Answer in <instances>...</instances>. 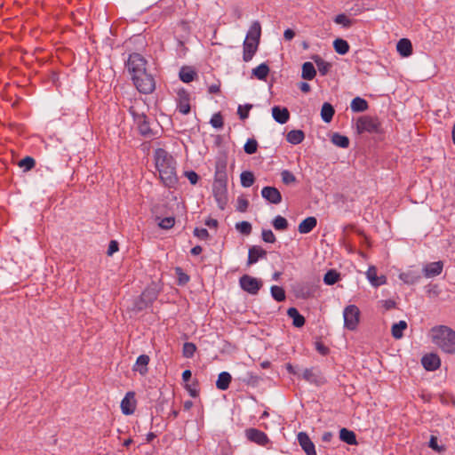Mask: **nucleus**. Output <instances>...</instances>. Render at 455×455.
Here are the masks:
<instances>
[{"mask_svg": "<svg viewBox=\"0 0 455 455\" xmlns=\"http://www.w3.org/2000/svg\"><path fill=\"white\" fill-rule=\"evenodd\" d=\"M260 378L252 371H247L244 377L243 378V381L247 385L256 387L259 382Z\"/></svg>", "mask_w": 455, "mask_h": 455, "instance_id": "obj_49", "label": "nucleus"}, {"mask_svg": "<svg viewBox=\"0 0 455 455\" xmlns=\"http://www.w3.org/2000/svg\"><path fill=\"white\" fill-rule=\"evenodd\" d=\"M287 315L292 319V324L300 328L304 326L306 320L305 317L299 314V310L296 307H290L287 310Z\"/></svg>", "mask_w": 455, "mask_h": 455, "instance_id": "obj_26", "label": "nucleus"}, {"mask_svg": "<svg viewBox=\"0 0 455 455\" xmlns=\"http://www.w3.org/2000/svg\"><path fill=\"white\" fill-rule=\"evenodd\" d=\"M147 63V60L140 53L133 52L130 54L126 63V68L128 72L131 74L132 78L148 71Z\"/></svg>", "mask_w": 455, "mask_h": 455, "instance_id": "obj_4", "label": "nucleus"}, {"mask_svg": "<svg viewBox=\"0 0 455 455\" xmlns=\"http://www.w3.org/2000/svg\"><path fill=\"white\" fill-rule=\"evenodd\" d=\"M356 129L358 133H379L380 132V122L377 117L363 116L356 121Z\"/></svg>", "mask_w": 455, "mask_h": 455, "instance_id": "obj_5", "label": "nucleus"}, {"mask_svg": "<svg viewBox=\"0 0 455 455\" xmlns=\"http://www.w3.org/2000/svg\"><path fill=\"white\" fill-rule=\"evenodd\" d=\"M335 114V109L329 102H324L321 108V117L323 122L330 123Z\"/></svg>", "mask_w": 455, "mask_h": 455, "instance_id": "obj_32", "label": "nucleus"}, {"mask_svg": "<svg viewBox=\"0 0 455 455\" xmlns=\"http://www.w3.org/2000/svg\"><path fill=\"white\" fill-rule=\"evenodd\" d=\"M297 439L299 444L307 455H316L315 444L306 432H299Z\"/></svg>", "mask_w": 455, "mask_h": 455, "instance_id": "obj_11", "label": "nucleus"}, {"mask_svg": "<svg viewBox=\"0 0 455 455\" xmlns=\"http://www.w3.org/2000/svg\"><path fill=\"white\" fill-rule=\"evenodd\" d=\"M193 233L195 236L201 240H206L209 237V232L206 228H196Z\"/></svg>", "mask_w": 455, "mask_h": 455, "instance_id": "obj_59", "label": "nucleus"}, {"mask_svg": "<svg viewBox=\"0 0 455 455\" xmlns=\"http://www.w3.org/2000/svg\"><path fill=\"white\" fill-rule=\"evenodd\" d=\"M316 75L315 68L311 62H305L302 65L301 77L305 80H312Z\"/></svg>", "mask_w": 455, "mask_h": 455, "instance_id": "obj_35", "label": "nucleus"}, {"mask_svg": "<svg viewBox=\"0 0 455 455\" xmlns=\"http://www.w3.org/2000/svg\"><path fill=\"white\" fill-rule=\"evenodd\" d=\"M305 139V134L301 130H291L286 135V140L289 143L298 145Z\"/></svg>", "mask_w": 455, "mask_h": 455, "instance_id": "obj_31", "label": "nucleus"}, {"mask_svg": "<svg viewBox=\"0 0 455 455\" xmlns=\"http://www.w3.org/2000/svg\"><path fill=\"white\" fill-rule=\"evenodd\" d=\"M259 43L258 42H252V41H249V40H244L243 41V61L245 62H248L250 61L252 57L254 56V54L256 53L257 50H258V46H259Z\"/></svg>", "mask_w": 455, "mask_h": 455, "instance_id": "obj_20", "label": "nucleus"}, {"mask_svg": "<svg viewBox=\"0 0 455 455\" xmlns=\"http://www.w3.org/2000/svg\"><path fill=\"white\" fill-rule=\"evenodd\" d=\"M260 36H261L260 23L258 20L253 21L247 32L245 40H249V41H252V42L255 41V42L259 43Z\"/></svg>", "mask_w": 455, "mask_h": 455, "instance_id": "obj_22", "label": "nucleus"}, {"mask_svg": "<svg viewBox=\"0 0 455 455\" xmlns=\"http://www.w3.org/2000/svg\"><path fill=\"white\" fill-rule=\"evenodd\" d=\"M196 351V346L192 342H185L182 348V355L192 358Z\"/></svg>", "mask_w": 455, "mask_h": 455, "instance_id": "obj_48", "label": "nucleus"}, {"mask_svg": "<svg viewBox=\"0 0 455 455\" xmlns=\"http://www.w3.org/2000/svg\"><path fill=\"white\" fill-rule=\"evenodd\" d=\"M121 410L124 415H131L135 411L134 393L128 392L121 402Z\"/></svg>", "mask_w": 455, "mask_h": 455, "instance_id": "obj_15", "label": "nucleus"}, {"mask_svg": "<svg viewBox=\"0 0 455 455\" xmlns=\"http://www.w3.org/2000/svg\"><path fill=\"white\" fill-rule=\"evenodd\" d=\"M210 124L213 127V128H216V129H220L223 127L224 125V123H223V117L221 116V114L220 112L218 113H215L211 120H210Z\"/></svg>", "mask_w": 455, "mask_h": 455, "instance_id": "obj_52", "label": "nucleus"}, {"mask_svg": "<svg viewBox=\"0 0 455 455\" xmlns=\"http://www.w3.org/2000/svg\"><path fill=\"white\" fill-rule=\"evenodd\" d=\"M281 177H282V181L285 185H289V184L294 183L296 181L295 175L288 170H283L281 172Z\"/></svg>", "mask_w": 455, "mask_h": 455, "instance_id": "obj_54", "label": "nucleus"}, {"mask_svg": "<svg viewBox=\"0 0 455 455\" xmlns=\"http://www.w3.org/2000/svg\"><path fill=\"white\" fill-rule=\"evenodd\" d=\"M241 185L243 188H250L255 181L254 175L251 172L244 171L240 175Z\"/></svg>", "mask_w": 455, "mask_h": 455, "instance_id": "obj_44", "label": "nucleus"}, {"mask_svg": "<svg viewBox=\"0 0 455 455\" xmlns=\"http://www.w3.org/2000/svg\"><path fill=\"white\" fill-rule=\"evenodd\" d=\"M119 247H118V243L115 240H112L110 241L109 244H108V256H111L113 255L115 252H116L118 251Z\"/></svg>", "mask_w": 455, "mask_h": 455, "instance_id": "obj_63", "label": "nucleus"}, {"mask_svg": "<svg viewBox=\"0 0 455 455\" xmlns=\"http://www.w3.org/2000/svg\"><path fill=\"white\" fill-rule=\"evenodd\" d=\"M312 59L314 60L315 63L316 64L319 73L322 76H325L331 68V64L329 62L323 60L318 55H315Z\"/></svg>", "mask_w": 455, "mask_h": 455, "instance_id": "obj_39", "label": "nucleus"}, {"mask_svg": "<svg viewBox=\"0 0 455 455\" xmlns=\"http://www.w3.org/2000/svg\"><path fill=\"white\" fill-rule=\"evenodd\" d=\"M428 446L432 450H434L435 451H437V452H442V451H445L444 446L439 445L437 443V437H435L434 435H431L429 443H428Z\"/></svg>", "mask_w": 455, "mask_h": 455, "instance_id": "obj_57", "label": "nucleus"}, {"mask_svg": "<svg viewBox=\"0 0 455 455\" xmlns=\"http://www.w3.org/2000/svg\"><path fill=\"white\" fill-rule=\"evenodd\" d=\"M374 9L373 6H370L368 4H364L363 3L361 4H355L353 7L347 10V14L351 17L357 16L361 14L363 12L366 10H372Z\"/></svg>", "mask_w": 455, "mask_h": 455, "instance_id": "obj_41", "label": "nucleus"}, {"mask_svg": "<svg viewBox=\"0 0 455 455\" xmlns=\"http://www.w3.org/2000/svg\"><path fill=\"white\" fill-rule=\"evenodd\" d=\"M399 278L404 283H407V284H414L416 283H418L420 278H421V275L420 274L416 271V270H412V269H409L405 272H403L399 275Z\"/></svg>", "mask_w": 455, "mask_h": 455, "instance_id": "obj_23", "label": "nucleus"}, {"mask_svg": "<svg viewBox=\"0 0 455 455\" xmlns=\"http://www.w3.org/2000/svg\"><path fill=\"white\" fill-rule=\"evenodd\" d=\"M339 278L340 275L337 270L330 269L325 273L323 282L327 285H333L339 280Z\"/></svg>", "mask_w": 455, "mask_h": 455, "instance_id": "obj_43", "label": "nucleus"}, {"mask_svg": "<svg viewBox=\"0 0 455 455\" xmlns=\"http://www.w3.org/2000/svg\"><path fill=\"white\" fill-rule=\"evenodd\" d=\"M154 157L162 182L168 188H174L178 183V177L173 157L164 148L156 149Z\"/></svg>", "mask_w": 455, "mask_h": 455, "instance_id": "obj_1", "label": "nucleus"}, {"mask_svg": "<svg viewBox=\"0 0 455 455\" xmlns=\"http://www.w3.org/2000/svg\"><path fill=\"white\" fill-rule=\"evenodd\" d=\"M213 183L228 184V174L225 164H217Z\"/></svg>", "mask_w": 455, "mask_h": 455, "instance_id": "obj_29", "label": "nucleus"}, {"mask_svg": "<svg viewBox=\"0 0 455 455\" xmlns=\"http://www.w3.org/2000/svg\"><path fill=\"white\" fill-rule=\"evenodd\" d=\"M252 108L251 104H245L244 106L239 105L237 108V114L240 119L244 120L248 118L249 112Z\"/></svg>", "mask_w": 455, "mask_h": 455, "instance_id": "obj_55", "label": "nucleus"}, {"mask_svg": "<svg viewBox=\"0 0 455 455\" xmlns=\"http://www.w3.org/2000/svg\"><path fill=\"white\" fill-rule=\"evenodd\" d=\"M150 358L148 355H140L132 368L134 371H139L140 375H145L148 372V364Z\"/></svg>", "mask_w": 455, "mask_h": 455, "instance_id": "obj_24", "label": "nucleus"}, {"mask_svg": "<svg viewBox=\"0 0 455 455\" xmlns=\"http://www.w3.org/2000/svg\"><path fill=\"white\" fill-rule=\"evenodd\" d=\"M315 346L316 351L322 355H326L330 352V349L321 341H316Z\"/></svg>", "mask_w": 455, "mask_h": 455, "instance_id": "obj_62", "label": "nucleus"}, {"mask_svg": "<svg viewBox=\"0 0 455 455\" xmlns=\"http://www.w3.org/2000/svg\"><path fill=\"white\" fill-rule=\"evenodd\" d=\"M249 206V202L247 199L245 198H243V197H239L237 199V205H236V210L240 212H244L247 211V208Z\"/></svg>", "mask_w": 455, "mask_h": 455, "instance_id": "obj_60", "label": "nucleus"}, {"mask_svg": "<svg viewBox=\"0 0 455 455\" xmlns=\"http://www.w3.org/2000/svg\"><path fill=\"white\" fill-rule=\"evenodd\" d=\"M303 378L307 381H310V382L315 381V374H314V372H313V371L311 369L304 370V371H303Z\"/></svg>", "mask_w": 455, "mask_h": 455, "instance_id": "obj_64", "label": "nucleus"}, {"mask_svg": "<svg viewBox=\"0 0 455 455\" xmlns=\"http://www.w3.org/2000/svg\"><path fill=\"white\" fill-rule=\"evenodd\" d=\"M407 323L403 320L392 325L391 333L394 339H400L403 336V331L407 328Z\"/></svg>", "mask_w": 455, "mask_h": 455, "instance_id": "obj_34", "label": "nucleus"}, {"mask_svg": "<svg viewBox=\"0 0 455 455\" xmlns=\"http://www.w3.org/2000/svg\"><path fill=\"white\" fill-rule=\"evenodd\" d=\"M185 176L192 185H196L199 180V175L194 171L185 172Z\"/></svg>", "mask_w": 455, "mask_h": 455, "instance_id": "obj_61", "label": "nucleus"}, {"mask_svg": "<svg viewBox=\"0 0 455 455\" xmlns=\"http://www.w3.org/2000/svg\"><path fill=\"white\" fill-rule=\"evenodd\" d=\"M272 116L276 123L284 124L289 121L290 112L286 108L274 106L272 108Z\"/></svg>", "mask_w": 455, "mask_h": 455, "instance_id": "obj_17", "label": "nucleus"}, {"mask_svg": "<svg viewBox=\"0 0 455 455\" xmlns=\"http://www.w3.org/2000/svg\"><path fill=\"white\" fill-rule=\"evenodd\" d=\"M272 225L275 230L283 231L287 229L289 224L284 217L277 215L276 217L274 218Z\"/></svg>", "mask_w": 455, "mask_h": 455, "instance_id": "obj_45", "label": "nucleus"}, {"mask_svg": "<svg viewBox=\"0 0 455 455\" xmlns=\"http://www.w3.org/2000/svg\"><path fill=\"white\" fill-rule=\"evenodd\" d=\"M251 73L259 80H266L269 73V67L266 63H261L253 68Z\"/></svg>", "mask_w": 455, "mask_h": 455, "instance_id": "obj_37", "label": "nucleus"}, {"mask_svg": "<svg viewBox=\"0 0 455 455\" xmlns=\"http://www.w3.org/2000/svg\"><path fill=\"white\" fill-rule=\"evenodd\" d=\"M366 277L374 287H379L387 283V277L385 275L378 276L377 268L374 266L369 267L366 272Z\"/></svg>", "mask_w": 455, "mask_h": 455, "instance_id": "obj_16", "label": "nucleus"}, {"mask_svg": "<svg viewBox=\"0 0 455 455\" xmlns=\"http://www.w3.org/2000/svg\"><path fill=\"white\" fill-rule=\"evenodd\" d=\"M350 17L351 16L348 14L339 13L334 17L333 21L336 24L341 25L343 28H350L354 23V20Z\"/></svg>", "mask_w": 455, "mask_h": 455, "instance_id": "obj_40", "label": "nucleus"}, {"mask_svg": "<svg viewBox=\"0 0 455 455\" xmlns=\"http://www.w3.org/2000/svg\"><path fill=\"white\" fill-rule=\"evenodd\" d=\"M212 194L215 198V201L218 204V207L220 210H224L228 204V188L225 184H212Z\"/></svg>", "mask_w": 455, "mask_h": 455, "instance_id": "obj_8", "label": "nucleus"}, {"mask_svg": "<svg viewBox=\"0 0 455 455\" xmlns=\"http://www.w3.org/2000/svg\"><path fill=\"white\" fill-rule=\"evenodd\" d=\"M333 48L337 53L345 55L349 51V44L346 40L337 38L333 41Z\"/></svg>", "mask_w": 455, "mask_h": 455, "instance_id": "obj_36", "label": "nucleus"}, {"mask_svg": "<svg viewBox=\"0 0 455 455\" xmlns=\"http://www.w3.org/2000/svg\"><path fill=\"white\" fill-rule=\"evenodd\" d=\"M136 124L141 136L147 139H153L155 137V133L149 126L147 116L139 117V122H137Z\"/></svg>", "mask_w": 455, "mask_h": 455, "instance_id": "obj_18", "label": "nucleus"}, {"mask_svg": "<svg viewBox=\"0 0 455 455\" xmlns=\"http://www.w3.org/2000/svg\"><path fill=\"white\" fill-rule=\"evenodd\" d=\"M443 269V262L442 260L430 262L423 267L422 273L426 278H432L439 275Z\"/></svg>", "mask_w": 455, "mask_h": 455, "instance_id": "obj_12", "label": "nucleus"}, {"mask_svg": "<svg viewBox=\"0 0 455 455\" xmlns=\"http://www.w3.org/2000/svg\"><path fill=\"white\" fill-rule=\"evenodd\" d=\"M232 380V376L228 371H222L219 374L218 379L216 381V387L218 389L224 391L229 387V385Z\"/></svg>", "mask_w": 455, "mask_h": 455, "instance_id": "obj_27", "label": "nucleus"}, {"mask_svg": "<svg viewBox=\"0 0 455 455\" xmlns=\"http://www.w3.org/2000/svg\"><path fill=\"white\" fill-rule=\"evenodd\" d=\"M433 343L447 354H455V331L448 326L439 325L431 329Z\"/></svg>", "mask_w": 455, "mask_h": 455, "instance_id": "obj_2", "label": "nucleus"}, {"mask_svg": "<svg viewBox=\"0 0 455 455\" xmlns=\"http://www.w3.org/2000/svg\"><path fill=\"white\" fill-rule=\"evenodd\" d=\"M245 436L249 441L261 446H265L270 442L264 432L253 427L245 430Z\"/></svg>", "mask_w": 455, "mask_h": 455, "instance_id": "obj_9", "label": "nucleus"}, {"mask_svg": "<svg viewBox=\"0 0 455 455\" xmlns=\"http://www.w3.org/2000/svg\"><path fill=\"white\" fill-rule=\"evenodd\" d=\"M239 284L244 291H246L251 295L258 294L259 291L262 287L261 280H259L256 277L251 276L249 275H242L239 279Z\"/></svg>", "mask_w": 455, "mask_h": 455, "instance_id": "obj_7", "label": "nucleus"}, {"mask_svg": "<svg viewBox=\"0 0 455 455\" xmlns=\"http://www.w3.org/2000/svg\"><path fill=\"white\" fill-rule=\"evenodd\" d=\"M261 196L273 204H278L282 202V195L275 187H264L261 190Z\"/></svg>", "mask_w": 455, "mask_h": 455, "instance_id": "obj_10", "label": "nucleus"}, {"mask_svg": "<svg viewBox=\"0 0 455 455\" xmlns=\"http://www.w3.org/2000/svg\"><path fill=\"white\" fill-rule=\"evenodd\" d=\"M196 76V72L190 67L181 68L179 73L180 79L184 83L192 82Z\"/></svg>", "mask_w": 455, "mask_h": 455, "instance_id": "obj_30", "label": "nucleus"}, {"mask_svg": "<svg viewBox=\"0 0 455 455\" xmlns=\"http://www.w3.org/2000/svg\"><path fill=\"white\" fill-rule=\"evenodd\" d=\"M270 293H271L272 298L277 302H282V301L285 300V298H286L285 291L281 286H278V285L271 286Z\"/></svg>", "mask_w": 455, "mask_h": 455, "instance_id": "obj_42", "label": "nucleus"}, {"mask_svg": "<svg viewBox=\"0 0 455 455\" xmlns=\"http://www.w3.org/2000/svg\"><path fill=\"white\" fill-rule=\"evenodd\" d=\"M331 142L341 148H347L349 146V139L340 133L335 132L331 136Z\"/></svg>", "mask_w": 455, "mask_h": 455, "instance_id": "obj_38", "label": "nucleus"}, {"mask_svg": "<svg viewBox=\"0 0 455 455\" xmlns=\"http://www.w3.org/2000/svg\"><path fill=\"white\" fill-rule=\"evenodd\" d=\"M133 84L140 93L150 94L156 88V81L148 71L132 78Z\"/></svg>", "mask_w": 455, "mask_h": 455, "instance_id": "obj_3", "label": "nucleus"}, {"mask_svg": "<svg viewBox=\"0 0 455 455\" xmlns=\"http://www.w3.org/2000/svg\"><path fill=\"white\" fill-rule=\"evenodd\" d=\"M317 225V220L315 217H307L304 219L298 226V231L300 234L310 233Z\"/></svg>", "mask_w": 455, "mask_h": 455, "instance_id": "obj_21", "label": "nucleus"}, {"mask_svg": "<svg viewBox=\"0 0 455 455\" xmlns=\"http://www.w3.org/2000/svg\"><path fill=\"white\" fill-rule=\"evenodd\" d=\"M339 439L349 445L357 444L355 432L346 427H343L339 430Z\"/></svg>", "mask_w": 455, "mask_h": 455, "instance_id": "obj_28", "label": "nucleus"}, {"mask_svg": "<svg viewBox=\"0 0 455 455\" xmlns=\"http://www.w3.org/2000/svg\"><path fill=\"white\" fill-rule=\"evenodd\" d=\"M360 311L355 305H349L345 307L343 311L344 326L354 331L356 329L359 323Z\"/></svg>", "mask_w": 455, "mask_h": 455, "instance_id": "obj_6", "label": "nucleus"}, {"mask_svg": "<svg viewBox=\"0 0 455 455\" xmlns=\"http://www.w3.org/2000/svg\"><path fill=\"white\" fill-rule=\"evenodd\" d=\"M35 164L36 161L31 156H26L22 158L19 163V166L20 168H23L26 172L30 171L32 168H34Z\"/></svg>", "mask_w": 455, "mask_h": 455, "instance_id": "obj_50", "label": "nucleus"}, {"mask_svg": "<svg viewBox=\"0 0 455 455\" xmlns=\"http://www.w3.org/2000/svg\"><path fill=\"white\" fill-rule=\"evenodd\" d=\"M177 108L183 115H188L190 112L189 99L187 95L180 97Z\"/></svg>", "mask_w": 455, "mask_h": 455, "instance_id": "obj_46", "label": "nucleus"}, {"mask_svg": "<svg viewBox=\"0 0 455 455\" xmlns=\"http://www.w3.org/2000/svg\"><path fill=\"white\" fill-rule=\"evenodd\" d=\"M157 298V293L153 289L145 290L140 295V300L138 303V308L140 310L147 307L149 304H152Z\"/></svg>", "mask_w": 455, "mask_h": 455, "instance_id": "obj_19", "label": "nucleus"}, {"mask_svg": "<svg viewBox=\"0 0 455 455\" xmlns=\"http://www.w3.org/2000/svg\"><path fill=\"white\" fill-rule=\"evenodd\" d=\"M350 108L353 112H363L368 109L369 105L368 102L361 98V97H355L352 100Z\"/></svg>", "mask_w": 455, "mask_h": 455, "instance_id": "obj_33", "label": "nucleus"}, {"mask_svg": "<svg viewBox=\"0 0 455 455\" xmlns=\"http://www.w3.org/2000/svg\"><path fill=\"white\" fill-rule=\"evenodd\" d=\"M175 273L177 275V277H178V283L180 285H185L186 283H188L189 281V275H187L186 273H184V271L182 270L181 267H177L175 268Z\"/></svg>", "mask_w": 455, "mask_h": 455, "instance_id": "obj_53", "label": "nucleus"}, {"mask_svg": "<svg viewBox=\"0 0 455 455\" xmlns=\"http://www.w3.org/2000/svg\"><path fill=\"white\" fill-rule=\"evenodd\" d=\"M262 240L266 243H274L276 241L275 235L271 229H263L261 232Z\"/></svg>", "mask_w": 455, "mask_h": 455, "instance_id": "obj_56", "label": "nucleus"}, {"mask_svg": "<svg viewBox=\"0 0 455 455\" xmlns=\"http://www.w3.org/2000/svg\"><path fill=\"white\" fill-rule=\"evenodd\" d=\"M421 363L427 371H435L441 365L440 358L435 354H427L421 358Z\"/></svg>", "mask_w": 455, "mask_h": 455, "instance_id": "obj_14", "label": "nucleus"}, {"mask_svg": "<svg viewBox=\"0 0 455 455\" xmlns=\"http://www.w3.org/2000/svg\"><path fill=\"white\" fill-rule=\"evenodd\" d=\"M235 228L241 234L249 235L251 233V224L248 221H241L235 224Z\"/></svg>", "mask_w": 455, "mask_h": 455, "instance_id": "obj_51", "label": "nucleus"}, {"mask_svg": "<svg viewBox=\"0 0 455 455\" xmlns=\"http://www.w3.org/2000/svg\"><path fill=\"white\" fill-rule=\"evenodd\" d=\"M258 141L254 138L248 139L243 146V150L248 155H252L257 152Z\"/></svg>", "mask_w": 455, "mask_h": 455, "instance_id": "obj_47", "label": "nucleus"}, {"mask_svg": "<svg viewBox=\"0 0 455 455\" xmlns=\"http://www.w3.org/2000/svg\"><path fill=\"white\" fill-rule=\"evenodd\" d=\"M396 50L403 57H409L412 53L411 42L407 38H402L396 44Z\"/></svg>", "mask_w": 455, "mask_h": 455, "instance_id": "obj_25", "label": "nucleus"}, {"mask_svg": "<svg viewBox=\"0 0 455 455\" xmlns=\"http://www.w3.org/2000/svg\"><path fill=\"white\" fill-rule=\"evenodd\" d=\"M174 224L175 219L173 217H166L160 221L159 227L163 229H170L174 226Z\"/></svg>", "mask_w": 455, "mask_h": 455, "instance_id": "obj_58", "label": "nucleus"}, {"mask_svg": "<svg viewBox=\"0 0 455 455\" xmlns=\"http://www.w3.org/2000/svg\"><path fill=\"white\" fill-rule=\"evenodd\" d=\"M267 257V251L262 249L260 246L252 245L249 248L248 251V260L247 265L251 266L259 261L260 259H265Z\"/></svg>", "mask_w": 455, "mask_h": 455, "instance_id": "obj_13", "label": "nucleus"}]
</instances>
